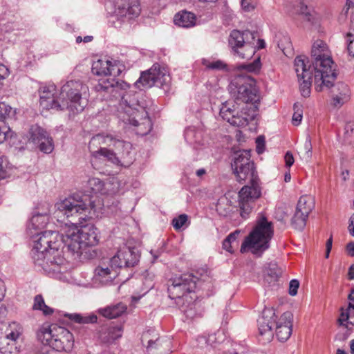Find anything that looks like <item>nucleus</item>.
Listing matches in <instances>:
<instances>
[{"label": "nucleus", "instance_id": "393cba45", "mask_svg": "<svg viewBox=\"0 0 354 354\" xmlns=\"http://www.w3.org/2000/svg\"><path fill=\"white\" fill-rule=\"evenodd\" d=\"M50 204L44 203L41 205V211L35 213L30 221V225L35 230H41L45 227L49 220Z\"/></svg>", "mask_w": 354, "mask_h": 354}, {"label": "nucleus", "instance_id": "680f3d73", "mask_svg": "<svg viewBox=\"0 0 354 354\" xmlns=\"http://www.w3.org/2000/svg\"><path fill=\"white\" fill-rule=\"evenodd\" d=\"M333 243V237L332 236L327 240L326 243V257L328 258L329 257V253L331 250Z\"/></svg>", "mask_w": 354, "mask_h": 354}, {"label": "nucleus", "instance_id": "7ed1b4c3", "mask_svg": "<svg viewBox=\"0 0 354 354\" xmlns=\"http://www.w3.org/2000/svg\"><path fill=\"white\" fill-rule=\"evenodd\" d=\"M118 118L124 123L137 127L136 132L141 136L148 134L152 124L146 108L141 105L136 94L131 91L121 94L118 107Z\"/></svg>", "mask_w": 354, "mask_h": 354}, {"label": "nucleus", "instance_id": "f257e3e1", "mask_svg": "<svg viewBox=\"0 0 354 354\" xmlns=\"http://www.w3.org/2000/svg\"><path fill=\"white\" fill-rule=\"evenodd\" d=\"M100 199L91 200L88 196L73 194L57 202L55 205V216L65 217L68 223L63 227L62 236L55 231L42 232L31 250L34 263L48 274L59 273L66 263L62 250L77 242L80 226L88 219L97 216L102 209Z\"/></svg>", "mask_w": 354, "mask_h": 354}, {"label": "nucleus", "instance_id": "5701e85b", "mask_svg": "<svg viewBox=\"0 0 354 354\" xmlns=\"http://www.w3.org/2000/svg\"><path fill=\"white\" fill-rule=\"evenodd\" d=\"M274 315L272 310H265L263 316L258 320L259 335L266 336V340L268 342L273 337L272 327L276 324L275 319H273Z\"/></svg>", "mask_w": 354, "mask_h": 354}, {"label": "nucleus", "instance_id": "774afa93", "mask_svg": "<svg viewBox=\"0 0 354 354\" xmlns=\"http://www.w3.org/2000/svg\"><path fill=\"white\" fill-rule=\"evenodd\" d=\"M348 274L349 279H354V264L350 267Z\"/></svg>", "mask_w": 354, "mask_h": 354}, {"label": "nucleus", "instance_id": "f3484780", "mask_svg": "<svg viewBox=\"0 0 354 354\" xmlns=\"http://www.w3.org/2000/svg\"><path fill=\"white\" fill-rule=\"evenodd\" d=\"M140 254L136 248L125 247L120 250L111 258L114 268H130L136 266L140 259Z\"/></svg>", "mask_w": 354, "mask_h": 354}, {"label": "nucleus", "instance_id": "f03ea898", "mask_svg": "<svg viewBox=\"0 0 354 354\" xmlns=\"http://www.w3.org/2000/svg\"><path fill=\"white\" fill-rule=\"evenodd\" d=\"M167 291L170 299L175 300L176 304L179 307L185 316L194 319L199 313L197 308L200 306L196 301L197 296L195 290L201 281L190 273L183 274L169 280Z\"/></svg>", "mask_w": 354, "mask_h": 354}, {"label": "nucleus", "instance_id": "20e7f679", "mask_svg": "<svg viewBox=\"0 0 354 354\" xmlns=\"http://www.w3.org/2000/svg\"><path fill=\"white\" fill-rule=\"evenodd\" d=\"M307 67L310 66L311 69L314 71L315 83L317 84L322 82L329 85L330 81L327 77L333 78V75H329L334 72L333 68L334 62L331 57V53L328 45L322 40L315 41L311 48L310 64L309 61H306Z\"/></svg>", "mask_w": 354, "mask_h": 354}, {"label": "nucleus", "instance_id": "f704fd0d", "mask_svg": "<svg viewBox=\"0 0 354 354\" xmlns=\"http://www.w3.org/2000/svg\"><path fill=\"white\" fill-rule=\"evenodd\" d=\"M314 199L310 196H302L297 203L296 210L301 212V214L309 215L314 208Z\"/></svg>", "mask_w": 354, "mask_h": 354}, {"label": "nucleus", "instance_id": "e433bc0d", "mask_svg": "<svg viewBox=\"0 0 354 354\" xmlns=\"http://www.w3.org/2000/svg\"><path fill=\"white\" fill-rule=\"evenodd\" d=\"M66 317H68L71 321L78 324H94L97 321V315L91 314L83 316L80 314H66Z\"/></svg>", "mask_w": 354, "mask_h": 354}, {"label": "nucleus", "instance_id": "5fc2aeb1", "mask_svg": "<svg viewBox=\"0 0 354 354\" xmlns=\"http://www.w3.org/2000/svg\"><path fill=\"white\" fill-rule=\"evenodd\" d=\"M257 144V152L259 154H261L263 152L265 149V138L263 136H258L256 139Z\"/></svg>", "mask_w": 354, "mask_h": 354}, {"label": "nucleus", "instance_id": "2eb2a0df", "mask_svg": "<svg viewBox=\"0 0 354 354\" xmlns=\"http://www.w3.org/2000/svg\"><path fill=\"white\" fill-rule=\"evenodd\" d=\"M294 67L299 82L301 95L308 97L310 95L313 77H315L314 71L311 69L310 66L307 67L304 55H299L295 57Z\"/></svg>", "mask_w": 354, "mask_h": 354}, {"label": "nucleus", "instance_id": "79ce46f5", "mask_svg": "<svg viewBox=\"0 0 354 354\" xmlns=\"http://www.w3.org/2000/svg\"><path fill=\"white\" fill-rule=\"evenodd\" d=\"M0 352L3 354H17L19 351L16 342L3 339L0 341Z\"/></svg>", "mask_w": 354, "mask_h": 354}, {"label": "nucleus", "instance_id": "f8f14e48", "mask_svg": "<svg viewBox=\"0 0 354 354\" xmlns=\"http://www.w3.org/2000/svg\"><path fill=\"white\" fill-rule=\"evenodd\" d=\"M170 82L171 77L167 70L156 64L148 71L141 73L140 78L135 82V86L140 90L156 86L166 91L169 88Z\"/></svg>", "mask_w": 354, "mask_h": 354}, {"label": "nucleus", "instance_id": "6ab92c4d", "mask_svg": "<svg viewBox=\"0 0 354 354\" xmlns=\"http://www.w3.org/2000/svg\"><path fill=\"white\" fill-rule=\"evenodd\" d=\"M111 146L116 151V154L120 161V166L128 167L133 162L132 145L130 142L113 137V140L109 144V147Z\"/></svg>", "mask_w": 354, "mask_h": 354}, {"label": "nucleus", "instance_id": "4be33fe9", "mask_svg": "<svg viewBox=\"0 0 354 354\" xmlns=\"http://www.w3.org/2000/svg\"><path fill=\"white\" fill-rule=\"evenodd\" d=\"M293 315L290 312H285L276 322V335L280 342L287 341L292 334Z\"/></svg>", "mask_w": 354, "mask_h": 354}, {"label": "nucleus", "instance_id": "bb28decb", "mask_svg": "<svg viewBox=\"0 0 354 354\" xmlns=\"http://www.w3.org/2000/svg\"><path fill=\"white\" fill-rule=\"evenodd\" d=\"M111 140H113V136L111 135L97 134L93 136L88 144V149L92 156L100 158V147H102L101 145H106L109 146Z\"/></svg>", "mask_w": 354, "mask_h": 354}, {"label": "nucleus", "instance_id": "6e6552de", "mask_svg": "<svg viewBox=\"0 0 354 354\" xmlns=\"http://www.w3.org/2000/svg\"><path fill=\"white\" fill-rule=\"evenodd\" d=\"M92 72L93 74L101 76H112L113 78H108L106 81L99 82L95 86V89L98 91H106L113 93L120 90H126L129 85L122 80H115L114 77L118 76L121 73L120 66L115 63L108 59H97L93 62L92 64Z\"/></svg>", "mask_w": 354, "mask_h": 354}, {"label": "nucleus", "instance_id": "4c0bfd02", "mask_svg": "<svg viewBox=\"0 0 354 354\" xmlns=\"http://www.w3.org/2000/svg\"><path fill=\"white\" fill-rule=\"evenodd\" d=\"M169 342L164 341L160 338H156L155 340L149 339L147 346V351L149 353H154L156 350H168Z\"/></svg>", "mask_w": 354, "mask_h": 354}, {"label": "nucleus", "instance_id": "aec40b11", "mask_svg": "<svg viewBox=\"0 0 354 354\" xmlns=\"http://www.w3.org/2000/svg\"><path fill=\"white\" fill-rule=\"evenodd\" d=\"M111 258L106 261H102L95 270V279L102 285L110 283L118 276L119 268H114Z\"/></svg>", "mask_w": 354, "mask_h": 354}, {"label": "nucleus", "instance_id": "dca6fc26", "mask_svg": "<svg viewBox=\"0 0 354 354\" xmlns=\"http://www.w3.org/2000/svg\"><path fill=\"white\" fill-rule=\"evenodd\" d=\"M250 185H245L239 193L241 215L243 218L251 212L254 201L261 195L259 181L250 182Z\"/></svg>", "mask_w": 354, "mask_h": 354}, {"label": "nucleus", "instance_id": "58836bf2", "mask_svg": "<svg viewBox=\"0 0 354 354\" xmlns=\"http://www.w3.org/2000/svg\"><path fill=\"white\" fill-rule=\"evenodd\" d=\"M22 333V328L19 324L16 322L10 324L6 330L5 339L16 342Z\"/></svg>", "mask_w": 354, "mask_h": 354}, {"label": "nucleus", "instance_id": "13d9d810", "mask_svg": "<svg viewBox=\"0 0 354 354\" xmlns=\"http://www.w3.org/2000/svg\"><path fill=\"white\" fill-rule=\"evenodd\" d=\"M241 6L245 11H250L254 8L252 0H241Z\"/></svg>", "mask_w": 354, "mask_h": 354}, {"label": "nucleus", "instance_id": "69168bd1", "mask_svg": "<svg viewBox=\"0 0 354 354\" xmlns=\"http://www.w3.org/2000/svg\"><path fill=\"white\" fill-rule=\"evenodd\" d=\"M5 291L4 283L1 279H0V301H2L4 297Z\"/></svg>", "mask_w": 354, "mask_h": 354}, {"label": "nucleus", "instance_id": "c03bdc74", "mask_svg": "<svg viewBox=\"0 0 354 354\" xmlns=\"http://www.w3.org/2000/svg\"><path fill=\"white\" fill-rule=\"evenodd\" d=\"M238 231L230 233L223 241V248L230 253L234 252L233 244L236 242Z\"/></svg>", "mask_w": 354, "mask_h": 354}, {"label": "nucleus", "instance_id": "bf43d9fd", "mask_svg": "<svg viewBox=\"0 0 354 354\" xmlns=\"http://www.w3.org/2000/svg\"><path fill=\"white\" fill-rule=\"evenodd\" d=\"M286 166L288 167H291L294 163V157L291 152L287 151L284 156Z\"/></svg>", "mask_w": 354, "mask_h": 354}, {"label": "nucleus", "instance_id": "473e14b6", "mask_svg": "<svg viewBox=\"0 0 354 354\" xmlns=\"http://www.w3.org/2000/svg\"><path fill=\"white\" fill-rule=\"evenodd\" d=\"M348 299L349 301L348 307L345 310L342 308V313L339 318L338 319V322L341 326H344L347 329L351 330L353 324L352 322H348V318L349 310L351 309H354V289H353L348 295Z\"/></svg>", "mask_w": 354, "mask_h": 354}, {"label": "nucleus", "instance_id": "37998d69", "mask_svg": "<svg viewBox=\"0 0 354 354\" xmlns=\"http://www.w3.org/2000/svg\"><path fill=\"white\" fill-rule=\"evenodd\" d=\"M100 157L102 156L112 163L116 165H120V161L115 150L112 151L106 147H100Z\"/></svg>", "mask_w": 354, "mask_h": 354}, {"label": "nucleus", "instance_id": "a19ab883", "mask_svg": "<svg viewBox=\"0 0 354 354\" xmlns=\"http://www.w3.org/2000/svg\"><path fill=\"white\" fill-rule=\"evenodd\" d=\"M308 217V214H301V212H299L297 210H296L292 218L291 224L296 230H301L306 226V220Z\"/></svg>", "mask_w": 354, "mask_h": 354}, {"label": "nucleus", "instance_id": "c85d7f7f", "mask_svg": "<svg viewBox=\"0 0 354 354\" xmlns=\"http://www.w3.org/2000/svg\"><path fill=\"white\" fill-rule=\"evenodd\" d=\"M196 21V15L186 10L176 13L174 17V22L176 26L186 28L194 26Z\"/></svg>", "mask_w": 354, "mask_h": 354}, {"label": "nucleus", "instance_id": "412c9836", "mask_svg": "<svg viewBox=\"0 0 354 354\" xmlns=\"http://www.w3.org/2000/svg\"><path fill=\"white\" fill-rule=\"evenodd\" d=\"M40 105L46 109L60 111V101L55 85L44 86L40 88Z\"/></svg>", "mask_w": 354, "mask_h": 354}, {"label": "nucleus", "instance_id": "49530a36", "mask_svg": "<svg viewBox=\"0 0 354 354\" xmlns=\"http://www.w3.org/2000/svg\"><path fill=\"white\" fill-rule=\"evenodd\" d=\"M299 8L297 10V13L301 15L304 20L313 23L314 14L311 13L308 8L301 2H298Z\"/></svg>", "mask_w": 354, "mask_h": 354}, {"label": "nucleus", "instance_id": "a211bd4d", "mask_svg": "<svg viewBox=\"0 0 354 354\" xmlns=\"http://www.w3.org/2000/svg\"><path fill=\"white\" fill-rule=\"evenodd\" d=\"M29 140L37 145L41 151L50 153L53 150V142L46 130L38 125H32L29 129Z\"/></svg>", "mask_w": 354, "mask_h": 354}, {"label": "nucleus", "instance_id": "72a5a7b5", "mask_svg": "<svg viewBox=\"0 0 354 354\" xmlns=\"http://www.w3.org/2000/svg\"><path fill=\"white\" fill-rule=\"evenodd\" d=\"M140 10L141 9L139 3L135 1L131 3L127 8L124 7L119 8L118 15L121 17H125L130 19L137 17L140 15Z\"/></svg>", "mask_w": 354, "mask_h": 354}, {"label": "nucleus", "instance_id": "2f4dec72", "mask_svg": "<svg viewBox=\"0 0 354 354\" xmlns=\"http://www.w3.org/2000/svg\"><path fill=\"white\" fill-rule=\"evenodd\" d=\"M234 173L236 175L237 180L240 183L246 180H248V183L259 181V178L255 170L254 163L248 165L245 167H243L240 170Z\"/></svg>", "mask_w": 354, "mask_h": 354}, {"label": "nucleus", "instance_id": "b1692460", "mask_svg": "<svg viewBox=\"0 0 354 354\" xmlns=\"http://www.w3.org/2000/svg\"><path fill=\"white\" fill-rule=\"evenodd\" d=\"M15 115V110L5 102L0 103V143L9 136V127L5 125V120L12 119Z\"/></svg>", "mask_w": 354, "mask_h": 354}, {"label": "nucleus", "instance_id": "c756f323", "mask_svg": "<svg viewBox=\"0 0 354 354\" xmlns=\"http://www.w3.org/2000/svg\"><path fill=\"white\" fill-rule=\"evenodd\" d=\"M250 151L242 150L239 151L234 154L233 162H232V168L234 172L240 170L243 167L253 164L250 160Z\"/></svg>", "mask_w": 354, "mask_h": 354}, {"label": "nucleus", "instance_id": "3c124183", "mask_svg": "<svg viewBox=\"0 0 354 354\" xmlns=\"http://www.w3.org/2000/svg\"><path fill=\"white\" fill-rule=\"evenodd\" d=\"M304 158L306 160H309L312 157V145H311V140L309 136L306 138V140L304 143Z\"/></svg>", "mask_w": 354, "mask_h": 354}, {"label": "nucleus", "instance_id": "9d476101", "mask_svg": "<svg viewBox=\"0 0 354 354\" xmlns=\"http://www.w3.org/2000/svg\"><path fill=\"white\" fill-rule=\"evenodd\" d=\"M257 33L250 30H234L229 37V45L234 53L242 59L252 57L255 53V38Z\"/></svg>", "mask_w": 354, "mask_h": 354}, {"label": "nucleus", "instance_id": "a18cd8bd", "mask_svg": "<svg viewBox=\"0 0 354 354\" xmlns=\"http://www.w3.org/2000/svg\"><path fill=\"white\" fill-rule=\"evenodd\" d=\"M12 168L5 157H0V180L6 178L11 175Z\"/></svg>", "mask_w": 354, "mask_h": 354}, {"label": "nucleus", "instance_id": "052dcab7", "mask_svg": "<svg viewBox=\"0 0 354 354\" xmlns=\"http://www.w3.org/2000/svg\"><path fill=\"white\" fill-rule=\"evenodd\" d=\"M8 75V69L3 64H0V80L5 79Z\"/></svg>", "mask_w": 354, "mask_h": 354}, {"label": "nucleus", "instance_id": "4d7b16f0", "mask_svg": "<svg viewBox=\"0 0 354 354\" xmlns=\"http://www.w3.org/2000/svg\"><path fill=\"white\" fill-rule=\"evenodd\" d=\"M346 6L347 8L346 9H344L342 12L341 13V17H346L349 10H351L352 14L354 12V0H347L346 2Z\"/></svg>", "mask_w": 354, "mask_h": 354}, {"label": "nucleus", "instance_id": "864d4df0", "mask_svg": "<svg viewBox=\"0 0 354 354\" xmlns=\"http://www.w3.org/2000/svg\"><path fill=\"white\" fill-rule=\"evenodd\" d=\"M347 49L350 55L354 57V35L347 34Z\"/></svg>", "mask_w": 354, "mask_h": 354}, {"label": "nucleus", "instance_id": "cd10ccee", "mask_svg": "<svg viewBox=\"0 0 354 354\" xmlns=\"http://www.w3.org/2000/svg\"><path fill=\"white\" fill-rule=\"evenodd\" d=\"M127 310V306L122 302L110 305L98 310V313L107 319H115L122 316Z\"/></svg>", "mask_w": 354, "mask_h": 354}, {"label": "nucleus", "instance_id": "1a4fd4ad", "mask_svg": "<svg viewBox=\"0 0 354 354\" xmlns=\"http://www.w3.org/2000/svg\"><path fill=\"white\" fill-rule=\"evenodd\" d=\"M238 109V104H236L235 100L225 101L220 108V115L230 124L238 127H245L254 120L256 111L253 107L245 105L240 112Z\"/></svg>", "mask_w": 354, "mask_h": 354}, {"label": "nucleus", "instance_id": "ea45409f", "mask_svg": "<svg viewBox=\"0 0 354 354\" xmlns=\"http://www.w3.org/2000/svg\"><path fill=\"white\" fill-rule=\"evenodd\" d=\"M260 68L261 62L259 57L254 59L253 62L250 63L239 64L236 65V70L239 71L257 72Z\"/></svg>", "mask_w": 354, "mask_h": 354}, {"label": "nucleus", "instance_id": "8fccbe9b", "mask_svg": "<svg viewBox=\"0 0 354 354\" xmlns=\"http://www.w3.org/2000/svg\"><path fill=\"white\" fill-rule=\"evenodd\" d=\"M301 105L296 103L294 104L295 113L292 115V123L295 126L299 125L302 120V110L301 109Z\"/></svg>", "mask_w": 354, "mask_h": 354}, {"label": "nucleus", "instance_id": "de8ad7c7", "mask_svg": "<svg viewBox=\"0 0 354 354\" xmlns=\"http://www.w3.org/2000/svg\"><path fill=\"white\" fill-rule=\"evenodd\" d=\"M88 184L95 193H102L104 183L100 178H93L88 180Z\"/></svg>", "mask_w": 354, "mask_h": 354}, {"label": "nucleus", "instance_id": "a878e982", "mask_svg": "<svg viewBox=\"0 0 354 354\" xmlns=\"http://www.w3.org/2000/svg\"><path fill=\"white\" fill-rule=\"evenodd\" d=\"M122 325H111L103 329L99 335L100 342L105 344H112L122 336Z\"/></svg>", "mask_w": 354, "mask_h": 354}, {"label": "nucleus", "instance_id": "09e8293b", "mask_svg": "<svg viewBox=\"0 0 354 354\" xmlns=\"http://www.w3.org/2000/svg\"><path fill=\"white\" fill-rule=\"evenodd\" d=\"M188 216L186 214H180L172 220V225L175 230H180L187 221Z\"/></svg>", "mask_w": 354, "mask_h": 354}, {"label": "nucleus", "instance_id": "c9c22d12", "mask_svg": "<svg viewBox=\"0 0 354 354\" xmlns=\"http://www.w3.org/2000/svg\"><path fill=\"white\" fill-rule=\"evenodd\" d=\"M32 309L35 310L41 311L44 315H50L54 312L53 308L45 304L44 297L41 295H37L34 297Z\"/></svg>", "mask_w": 354, "mask_h": 354}, {"label": "nucleus", "instance_id": "0eeeda50", "mask_svg": "<svg viewBox=\"0 0 354 354\" xmlns=\"http://www.w3.org/2000/svg\"><path fill=\"white\" fill-rule=\"evenodd\" d=\"M38 339L57 351L68 352L74 345L73 335L57 324H43L37 331Z\"/></svg>", "mask_w": 354, "mask_h": 354}, {"label": "nucleus", "instance_id": "4468645a", "mask_svg": "<svg viewBox=\"0 0 354 354\" xmlns=\"http://www.w3.org/2000/svg\"><path fill=\"white\" fill-rule=\"evenodd\" d=\"M77 232H78L77 236L75 238L77 242H74L68 246V251L81 256L87 247L97 244V234L96 228L93 225H85L84 223Z\"/></svg>", "mask_w": 354, "mask_h": 354}, {"label": "nucleus", "instance_id": "423d86ee", "mask_svg": "<svg viewBox=\"0 0 354 354\" xmlns=\"http://www.w3.org/2000/svg\"><path fill=\"white\" fill-rule=\"evenodd\" d=\"M88 88L80 80L66 82L59 94V110H68L73 113L81 112L87 104Z\"/></svg>", "mask_w": 354, "mask_h": 354}, {"label": "nucleus", "instance_id": "9b49d317", "mask_svg": "<svg viewBox=\"0 0 354 354\" xmlns=\"http://www.w3.org/2000/svg\"><path fill=\"white\" fill-rule=\"evenodd\" d=\"M230 91L236 101L244 103H254L259 100L254 80L249 76L239 75L230 85Z\"/></svg>", "mask_w": 354, "mask_h": 354}, {"label": "nucleus", "instance_id": "603ef678", "mask_svg": "<svg viewBox=\"0 0 354 354\" xmlns=\"http://www.w3.org/2000/svg\"><path fill=\"white\" fill-rule=\"evenodd\" d=\"M206 66L208 68L216 70H224L225 68H227L226 64L220 60L209 62L208 64L206 65Z\"/></svg>", "mask_w": 354, "mask_h": 354}, {"label": "nucleus", "instance_id": "0e129e2a", "mask_svg": "<svg viewBox=\"0 0 354 354\" xmlns=\"http://www.w3.org/2000/svg\"><path fill=\"white\" fill-rule=\"evenodd\" d=\"M348 229L351 234L354 236V214L350 218V225L348 226Z\"/></svg>", "mask_w": 354, "mask_h": 354}, {"label": "nucleus", "instance_id": "e2e57ef3", "mask_svg": "<svg viewBox=\"0 0 354 354\" xmlns=\"http://www.w3.org/2000/svg\"><path fill=\"white\" fill-rule=\"evenodd\" d=\"M265 41L263 39H256L255 38V50L257 49H261V48H263L265 47Z\"/></svg>", "mask_w": 354, "mask_h": 354}, {"label": "nucleus", "instance_id": "7c9ffc66", "mask_svg": "<svg viewBox=\"0 0 354 354\" xmlns=\"http://www.w3.org/2000/svg\"><path fill=\"white\" fill-rule=\"evenodd\" d=\"M282 273L275 262L269 263L264 270V281L269 286L274 285Z\"/></svg>", "mask_w": 354, "mask_h": 354}, {"label": "nucleus", "instance_id": "6e6d98bb", "mask_svg": "<svg viewBox=\"0 0 354 354\" xmlns=\"http://www.w3.org/2000/svg\"><path fill=\"white\" fill-rule=\"evenodd\" d=\"M299 286V282L297 279H292L290 281L289 285V294L292 296H295L297 293V290Z\"/></svg>", "mask_w": 354, "mask_h": 354}, {"label": "nucleus", "instance_id": "338daca9", "mask_svg": "<svg viewBox=\"0 0 354 354\" xmlns=\"http://www.w3.org/2000/svg\"><path fill=\"white\" fill-rule=\"evenodd\" d=\"M346 250L349 255L354 256V242L348 243L346 245Z\"/></svg>", "mask_w": 354, "mask_h": 354}, {"label": "nucleus", "instance_id": "39448f33", "mask_svg": "<svg viewBox=\"0 0 354 354\" xmlns=\"http://www.w3.org/2000/svg\"><path fill=\"white\" fill-rule=\"evenodd\" d=\"M274 234V227L272 222L268 221L266 216H261L257 221L253 230L245 237L241 244V252L245 253L248 250L257 256L269 248L270 241Z\"/></svg>", "mask_w": 354, "mask_h": 354}, {"label": "nucleus", "instance_id": "ddd939ff", "mask_svg": "<svg viewBox=\"0 0 354 354\" xmlns=\"http://www.w3.org/2000/svg\"><path fill=\"white\" fill-rule=\"evenodd\" d=\"M329 75H334L333 78L327 77V80L330 81L329 85L327 86L326 84L319 82L315 84L317 85L315 89L317 91H322L324 88L330 89L331 104L333 107L339 109L350 100L351 91L348 84L344 82L334 83L337 77L335 71L331 72Z\"/></svg>", "mask_w": 354, "mask_h": 354}]
</instances>
